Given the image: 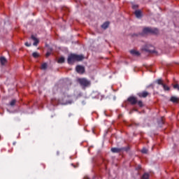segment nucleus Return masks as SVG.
<instances>
[{"label": "nucleus", "instance_id": "nucleus-1", "mask_svg": "<svg viewBox=\"0 0 179 179\" xmlns=\"http://www.w3.org/2000/svg\"><path fill=\"white\" fill-rule=\"evenodd\" d=\"M83 59H85L83 55L71 54L68 57L67 62L69 65H72L74 62H79L83 61Z\"/></svg>", "mask_w": 179, "mask_h": 179}, {"label": "nucleus", "instance_id": "nucleus-2", "mask_svg": "<svg viewBox=\"0 0 179 179\" xmlns=\"http://www.w3.org/2000/svg\"><path fill=\"white\" fill-rule=\"evenodd\" d=\"M78 82L82 86L83 89H86V87H90L92 85V82L85 78H78Z\"/></svg>", "mask_w": 179, "mask_h": 179}, {"label": "nucleus", "instance_id": "nucleus-3", "mask_svg": "<svg viewBox=\"0 0 179 179\" xmlns=\"http://www.w3.org/2000/svg\"><path fill=\"white\" fill-rule=\"evenodd\" d=\"M143 34H157L159 30L157 29H153L150 27H145L143 29Z\"/></svg>", "mask_w": 179, "mask_h": 179}, {"label": "nucleus", "instance_id": "nucleus-4", "mask_svg": "<svg viewBox=\"0 0 179 179\" xmlns=\"http://www.w3.org/2000/svg\"><path fill=\"white\" fill-rule=\"evenodd\" d=\"M143 51H145L146 52H150L152 54L155 52V47L150 44H146L145 46L142 48Z\"/></svg>", "mask_w": 179, "mask_h": 179}, {"label": "nucleus", "instance_id": "nucleus-5", "mask_svg": "<svg viewBox=\"0 0 179 179\" xmlns=\"http://www.w3.org/2000/svg\"><path fill=\"white\" fill-rule=\"evenodd\" d=\"M137 96H138L140 99H146V97L150 96V92L148 91H142L141 92H138Z\"/></svg>", "mask_w": 179, "mask_h": 179}, {"label": "nucleus", "instance_id": "nucleus-6", "mask_svg": "<svg viewBox=\"0 0 179 179\" xmlns=\"http://www.w3.org/2000/svg\"><path fill=\"white\" fill-rule=\"evenodd\" d=\"M127 101L131 104V106H135L138 103V99L134 96H131L127 99Z\"/></svg>", "mask_w": 179, "mask_h": 179}, {"label": "nucleus", "instance_id": "nucleus-7", "mask_svg": "<svg viewBox=\"0 0 179 179\" xmlns=\"http://www.w3.org/2000/svg\"><path fill=\"white\" fill-rule=\"evenodd\" d=\"M76 71L78 73H85V68L82 66H77L76 68Z\"/></svg>", "mask_w": 179, "mask_h": 179}, {"label": "nucleus", "instance_id": "nucleus-8", "mask_svg": "<svg viewBox=\"0 0 179 179\" xmlns=\"http://www.w3.org/2000/svg\"><path fill=\"white\" fill-rule=\"evenodd\" d=\"M134 15L137 19H141V17H142V11H141V10H136L134 12Z\"/></svg>", "mask_w": 179, "mask_h": 179}, {"label": "nucleus", "instance_id": "nucleus-9", "mask_svg": "<svg viewBox=\"0 0 179 179\" xmlns=\"http://www.w3.org/2000/svg\"><path fill=\"white\" fill-rule=\"evenodd\" d=\"M110 150L112 153H121L122 152L121 148H112Z\"/></svg>", "mask_w": 179, "mask_h": 179}, {"label": "nucleus", "instance_id": "nucleus-10", "mask_svg": "<svg viewBox=\"0 0 179 179\" xmlns=\"http://www.w3.org/2000/svg\"><path fill=\"white\" fill-rule=\"evenodd\" d=\"M170 101H171L172 103H173L174 104L178 103L179 101V98L177 96H171L170 99Z\"/></svg>", "mask_w": 179, "mask_h": 179}, {"label": "nucleus", "instance_id": "nucleus-11", "mask_svg": "<svg viewBox=\"0 0 179 179\" xmlns=\"http://www.w3.org/2000/svg\"><path fill=\"white\" fill-rule=\"evenodd\" d=\"M130 54H131V55H134V57H139V55H141V53L136 50H130Z\"/></svg>", "mask_w": 179, "mask_h": 179}, {"label": "nucleus", "instance_id": "nucleus-12", "mask_svg": "<svg viewBox=\"0 0 179 179\" xmlns=\"http://www.w3.org/2000/svg\"><path fill=\"white\" fill-rule=\"evenodd\" d=\"M108 26H110V22H106L101 25V28L106 30V29L108 28Z\"/></svg>", "mask_w": 179, "mask_h": 179}, {"label": "nucleus", "instance_id": "nucleus-13", "mask_svg": "<svg viewBox=\"0 0 179 179\" xmlns=\"http://www.w3.org/2000/svg\"><path fill=\"white\" fill-rule=\"evenodd\" d=\"M31 39L34 41L33 45H37V44H38V39H37V38H36L33 35L31 36Z\"/></svg>", "mask_w": 179, "mask_h": 179}, {"label": "nucleus", "instance_id": "nucleus-14", "mask_svg": "<svg viewBox=\"0 0 179 179\" xmlns=\"http://www.w3.org/2000/svg\"><path fill=\"white\" fill-rule=\"evenodd\" d=\"M130 149H131V148H129V145H127V147L121 148L122 152H129Z\"/></svg>", "mask_w": 179, "mask_h": 179}, {"label": "nucleus", "instance_id": "nucleus-15", "mask_svg": "<svg viewBox=\"0 0 179 179\" xmlns=\"http://www.w3.org/2000/svg\"><path fill=\"white\" fill-rule=\"evenodd\" d=\"M0 62L1 65H5V63L6 62V58L3 57H0Z\"/></svg>", "mask_w": 179, "mask_h": 179}, {"label": "nucleus", "instance_id": "nucleus-16", "mask_svg": "<svg viewBox=\"0 0 179 179\" xmlns=\"http://www.w3.org/2000/svg\"><path fill=\"white\" fill-rule=\"evenodd\" d=\"M58 64H64L65 62V58L64 57H60L58 61Z\"/></svg>", "mask_w": 179, "mask_h": 179}, {"label": "nucleus", "instance_id": "nucleus-17", "mask_svg": "<svg viewBox=\"0 0 179 179\" xmlns=\"http://www.w3.org/2000/svg\"><path fill=\"white\" fill-rule=\"evenodd\" d=\"M32 57L34 58H38V57H40V54H38L37 52H34L32 53Z\"/></svg>", "mask_w": 179, "mask_h": 179}, {"label": "nucleus", "instance_id": "nucleus-18", "mask_svg": "<svg viewBox=\"0 0 179 179\" xmlns=\"http://www.w3.org/2000/svg\"><path fill=\"white\" fill-rule=\"evenodd\" d=\"M141 178L142 179H149V173H144L142 176Z\"/></svg>", "mask_w": 179, "mask_h": 179}, {"label": "nucleus", "instance_id": "nucleus-19", "mask_svg": "<svg viewBox=\"0 0 179 179\" xmlns=\"http://www.w3.org/2000/svg\"><path fill=\"white\" fill-rule=\"evenodd\" d=\"M162 87H163L164 90H165L166 92H169V90H170V87L169 86L166 85L165 84H164L162 85Z\"/></svg>", "mask_w": 179, "mask_h": 179}, {"label": "nucleus", "instance_id": "nucleus-20", "mask_svg": "<svg viewBox=\"0 0 179 179\" xmlns=\"http://www.w3.org/2000/svg\"><path fill=\"white\" fill-rule=\"evenodd\" d=\"M15 104H16V99H13V100L10 102V106L11 107H13Z\"/></svg>", "mask_w": 179, "mask_h": 179}, {"label": "nucleus", "instance_id": "nucleus-21", "mask_svg": "<svg viewBox=\"0 0 179 179\" xmlns=\"http://www.w3.org/2000/svg\"><path fill=\"white\" fill-rule=\"evenodd\" d=\"M48 66V65L47 64V63H43L42 65H41V69H43V70H45L47 69V67Z\"/></svg>", "mask_w": 179, "mask_h": 179}, {"label": "nucleus", "instance_id": "nucleus-22", "mask_svg": "<svg viewBox=\"0 0 179 179\" xmlns=\"http://www.w3.org/2000/svg\"><path fill=\"white\" fill-rule=\"evenodd\" d=\"M137 104L138 106V107H143V102H142V101H137Z\"/></svg>", "mask_w": 179, "mask_h": 179}, {"label": "nucleus", "instance_id": "nucleus-23", "mask_svg": "<svg viewBox=\"0 0 179 179\" xmlns=\"http://www.w3.org/2000/svg\"><path fill=\"white\" fill-rule=\"evenodd\" d=\"M157 83H158L159 85H161L162 86H163L164 85V83H163V80H162V79H158L157 80Z\"/></svg>", "mask_w": 179, "mask_h": 179}, {"label": "nucleus", "instance_id": "nucleus-24", "mask_svg": "<svg viewBox=\"0 0 179 179\" xmlns=\"http://www.w3.org/2000/svg\"><path fill=\"white\" fill-rule=\"evenodd\" d=\"M173 89H175L176 90H178L179 92V85L178 84H175L173 85Z\"/></svg>", "mask_w": 179, "mask_h": 179}, {"label": "nucleus", "instance_id": "nucleus-25", "mask_svg": "<svg viewBox=\"0 0 179 179\" xmlns=\"http://www.w3.org/2000/svg\"><path fill=\"white\" fill-rule=\"evenodd\" d=\"M141 152L144 153L145 155H146V153H148V149L146 148H143L141 150Z\"/></svg>", "mask_w": 179, "mask_h": 179}, {"label": "nucleus", "instance_id": "nucleus-26", "mask_svg": "<svg viewBox=\"0 0 179 179\" xmlns=\"http://www.w3.org/2000/svg\"><path fill=\"white\" fill-rule=\"evenodd\" d=\"M25 45H26V47H31V43H29V42H26L25 43Z\"/></svg>", "mask_w": 179, "mask_h": 179}, {"label": "nucleus", "instance_id": "nucleus-27", "mask_svg": "<svg viewBox=\"0 0 179 179\" xmlns=\"http://www.w3.org/2000/svg\"><path fill=\"white\" fill-rule=\"evenodd\" d=\"M132 8H133V9H137L138 5L134 4V5L132 6Z\"/></svg>", "mask_w": 179, "mask_h": 179}, {"label": "nucleus", "instance_id": "nucleus-28", "mask_svg": "<svg viewBox=\"0 0 179 179\" xmlns=\"http://www.w3.org/2000/svg\"><path fill=\"white\" fill-rule=\"evenodd\" d=\"M51 55V52H48L47 53H46V57L48 58V57H49V56H50Z\"/></svg>", "mask_w": 179, "mask_h": 179}, {"label": "nucleus", "instance_id": "nucleus-29", "mask_svg": "<svg viewBox=\"0 0 179 179\" xmlns=\"http://www.w3.org/2000/svg\"><path fill=\"white\" fill-rule=\"evenodd\" d=\"M141 166H138L136 168L137 170H141Z\"/></svg>", "mask_w": 179, "mask_h": 179}, {"label": "nucleus", "instance_id": "nucleus-30", "mask_svg": "<svg viewBox=\"0 0 179 179\" xmlns=\"http://www.w3.org/2000/svg\"><path fill=\"white\" fill-rule=\"evenodd\" d=\"M57 156H59V151H57Z\"/></svg>", "mask_w": 179, "mask_h": 179}, {"label": "nucleus", "instance_id": "nucleus-31", "mask_svg": "<svg viewBox=\"0 0 179 179\" xmlns=\"http://www.w3.org/2000/svg\"><path fill=\"white\" fill-rule=\"evenodd\" d=\"M85 179H90L89 177H85Z\"/></svg>", "mask_w": 179, "mask_h": 179}, {"label": "nucleus", "instance_id": "nucleus-32", "mask_svg": "<svg viewBox=\"0 0 179 179\" xmlns=\"http://www.w3.org/2000/svg\"><path fill=\"white\" fill-rule=\"evenodd\" d=\"M13 145H15V143H13Z\"/></svg>", "mask_w": 179, "mask_h": 179}]
</instances>
